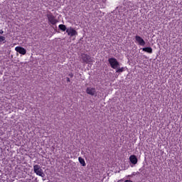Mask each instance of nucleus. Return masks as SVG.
Segmentation results:
<instances>
[{
    "mask_svg": "<svg viewBox=\"0 0 182 182\" xmlns=\"http://www.w3.org/2000/svg\"><path fill=\"white\" fill-rule=\"evenodd\" d=\"M66 80H67V82H70V78L67 77V78H66Z\"/></svg>",
    "mask_w": 182,
    "mask_h": 182,
    "instance_id": "16",
    "label": "nucleus"
},
{
    "mask_svg": "<svg viewBox=\"0 0 182 182\" xmlns=\"http://www.w3.org/2000/svg\"><path fill=\"white\" fill-rule=\"evenodd\" d=\"M15 50L21 55H26V49L23 48V47L17 46L15 48Z\"/></svg>",
    "mask_w": 182,
    "mask_h": 182,
    "instance_id": "7",
    "label": "nucleus"
},
{
    "mask_svg": "<svg viewBox=\"0 0 182 182\" xmlns=\"http://www.w3.org/2000/svg\"><path fill=\"white\" fill-rule=\"evenodd\" d=\"M47 18H48V22L51 23V25H56L58 20L55 18V16H53V14H52L51 13L49 14H47Z\"/></svg>",
    "mask_w": 182,
    "mask_h": 182,
    "instance_id": "4",
    "label": "nucleus"
},
{
    "mask_svg": "<svg viewBox=\"0 0 182 182\" xmlns=\"http://www.w3.org/2000/svg\"><path fill=\"white\" fill-rule=\"evenodd\" d=\"M5 36H0V42H4V43H5Z\"/></svg>",
    "mask_w": 182,
    "mask_h": 182,
    "instance_id": "14",
    "label": "nucleus"
},
{
    "mask_svg": "<svg viewBox=\"0 0 182 182\" xmlns=\"http://www.w3.org/2000/svg\"><path fill=\"white\" fill-rule=\"evenodd\" d=\"M129 161L132 164H136L138 161L137 156L136 155H131L129 156Z\"/></svg>",
    "mask_w": 182,
    "mask_h": 182,
    "instance_id": "9",
    "label": "nucleus"
},
{
    "mask_svg": "<svg viewBox=\"0 0 182 182\" xmlns=\"http://www.w3.org/2000/svg\"><path fill=\"white\" fill-rule=\"evenodd\" d=\"M81 59L84 62V63H92L93 62V59L92 57L87 54H82Z\"/></svg>",
    "mask_w": 182,
    "mask_h": 182,
    "instance_id": "3",
    "label": "nucleus"
},
{
    "mask_svg": "<svg viewBox=\"0 0 182 182\" xmlns=\"http://www.w3.org/2000/svg\"><path fill=\"white\" fill-rule=\"evenodd\" d=\"M68 76H70V77H73V73H70Z\"/></svg>",
    "mask_w": 182,
    "mask_h": 182,
    "instance_id": "15",
    "label": "nucleus"
},
{
    "mask_svg": "<svg viewBox=\"0 0 182 182\" xmlns=\"http://www.w3.org/2000/svg\"><path fill=\"white\" fill-rule=\"evenodd\" d=\"M33 171L34 173H36V176H39L40 177H43L45 176V173H43L42 168H41V166L39 165L33 166Z\"/></svg>",
    "mask_w": 182,
    "mask_h": 182,
    "instance_id": "2",
    "label": "nucleus"
},
{
    "mask_svg": "<svg viewBox=\"0 0 182 182\" xmlns=\"http://www.w3.org/2000/svg\"><path fill=\"white\" fill-rule=\"evenodd\" d=\"M124 72V68H117V70H116V73H122Z\"/></svg>",
    "mask_w": 182,
    "mask_h": 182,
    "instance_id": "13",
    "label": "nucleus"
},
{
    "mask_svg": "<svg viewBox=\"0 0 182 182\" xmlns=\"http://www.w3.org/2000/svg\"><path fill=\"white\" fill-rule=\"evenodd\" d=\"M143 52H146V53H153V48L151 47H145L142 48Z\"/></svg>",
    "mask_w": 182,
    "mask_h": 182,
    "instance_id": "10",
    "label": "nucleus"
},
{
    "mask_svg": "<svg viewBox=\"0 0 182 182\" xmlns=\"http://www.w3.org/2000/svg\"><path fill=\"white\" fill-rule=\"evenodd\" d=\"M86 93L90 95V96H95V95H96V88L87 87L86 89Z\"/></svg>",
    "mask_w": 182,
    "mask_h": 182,
    "instance_id": "8",
    "label": "nucleus"
},
{
    "mask_svg": "<svg viewBox=\"0 0 182 182\" xmlns=\"http://www.w3.org/2000/svg\"><path fill=\"white\" fill-rule=\"evenodd\" d=\"M66 33H68V36H70L72 38L73 36H76V35H77V31H76L75 28L69 27L66 30Z\"/></svg>",
    "mask_w": 182,
    "mask_h": 182,
    "instance_id": "5",
    "label": "nucleus"
},
{
    "mask_svg": "<svg viewBox=\"0 0 182 182\" xmlns=\"http://www.w3.org/2000/svg\"><path fill=\"white\" fill-rule=\"evenodd\" d=\"M135 41L140 45V46H145L146 41L139 36H135Z\"/></svg>",
    "mask_w": 182,
    "mask_h": 182,
    "instance_id": "6",
    "label": "nucleus"
},
{
    "mask_svg": "<svg viewBox=\"0 0 182 182\" xmlns=\"http://www.w3.org/2000/svg\"><path fill=\"white\" fill-rule=\"evenodd\" d=\"M78 161L80 162V164L81 165L83 166V167H85L86 166V162L85 161V159L82 157H79L78 158Z\"/></svg>",
    "mask_w": 182,
    "mask_h": 182,
    "instance_id": "12",
    "label": "nucleus"
},
{
    "mask_svg": "<svg viewBox=\"0 0 182 182\" xmlns=\"http://www.w3.org/2000/svg\"><path fill=\"white\" fill-rule=\"evenodd\" d=\"M4 33V31L0 30V35H2Z\"/></svg>",
    "mask_w": 182,
    "mask_h": 182,
    "instance_id": "17",
    "label": "nucleus"
},
{
    "mask_svg": "<svg viewBox=\"0 0 182 182\" xmlns=\"http://www.w3.org/2000/svg\"><path fill=\"white\" fill-rule=\"evenodd\" d=\"M124 182H133L131 180H126Z\"/></svg>",
    "mask_w": 182,
    "mask_h": 182,
    "instance_id": "18",
    "label": "nucleus"
},
{
    "mask_svg": "<svg viewBox=\"0 0 182 182\" xmlns=\"http://www.w3.org/2000/svg\"><path fill=\"white\" fill-rule=\"evenodd\" d=\"M108 62L112 69H117L120 66L119 61L114 58H110L108 59Z\"/></svg>",
    "mask_w": 182,
    "mask_h": 182,
    "instance_id": "1",
    "label": "nucleus"
},
{
    "mask_svg": "<svg viewBox=\"0 0 182 182\" xmlns=\"http://www.w3.org/2000/svg\"><path fill=\"white\" fill-rule=\"evenodd\" d=\"M59 29H60V31H62L63 32H65V31L68 30V28H66V26L65 24H60L58 26Z\"/></svg>",
    "mask_w": 182,
    "mask_h": 182,
    "instance_id": "11",
    "label": "nucleus"
}]
</instances>
